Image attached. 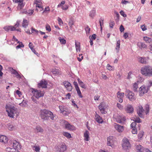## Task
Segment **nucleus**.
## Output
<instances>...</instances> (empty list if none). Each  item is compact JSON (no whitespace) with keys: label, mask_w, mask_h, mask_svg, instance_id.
I'll return each instance as SVG.
<instances>
[{"label":"nucleus","mask_w":152,"mask_h":152,"mask_svg":"<svg viewBox=\"0 0 152 152\" xmlns=\"http://www.w3.org/2000/svg\"><path fill=\"white\" fill-rule=\"evenodd\" d=\"M39 116L43 121L48 120L49 118L52 120H55L56 119V115H54L52 112L45 109L40 111Z\"/></svg>","instance_id":"nucleus-1"},{"label":"nucleus","mask_w":152,"mask_h":152,"mask_svg":"<svg viewBox=\"0 0 152 152\" xmlns=\"http://www.w3.org/2000/svg\"><path fill=\"white\" fill-rule=\"evenodd\" d=\"M6 111L8 113V115L11 118H13L14 116L17 117L18 115L17 108L13 106L6 105Z\"/></svg>","instance_id":"nucleus-2"},{"label":"nucleus","mask_w":152,"mask_h":152,"mask_svg":"<svg viewBox=\"0 0 152 152\" xmlns=\"http://www.w3.org/2000/svg\"><path fill=\"white\" fill-rule=\"evenodd\" d=\"M141 72L145 76H150L152 75V66H145L141 68Z\"/></svg>","instance_id":"nucleus-3"},{"label":"nucleus","mask_w":152,"mask_h":152,"mask_svg":"<svg viewBox=\"0 0 152 152\" xmlns=\"http://www.w3.org/2000/svg\"><path fill=\"white\" fill-rule=\"evenodd\" d=\"M122 147L123 150L126 152H129L131 148V144L128 139L124 138L123 140Z\"/></svg>","instance_id":"nucleus-4"},{"label":"nucleus","mask_w":152,"mask_h":152,"mask_svg":"<svg viewBox=\"0 0 152 152\" xmlns=\"http://www.w3.org/2000/svg\"><path fill=\"white\" fill-rule=\"evenodd\" d=\"M32 93L34 94V96L36 98L38 99L39 98L43 97L44 94V92L39 90L32 88Z\"/></svg>","instance_id":"nucleus-5"},{"label":"nucleus","mask_w":152,"mask_h":152,"mask_svg":"<svg viewBox=\"0 0 152 152\" xmlns=\"http://www.w3.org/2000/svg\"><path fill=\"white\" fill-rule=\"evenodd\" d=\"M150 86H142L139 89V95L140 96H143L144 94L148 92L149 90Z\"/></svg>","instance_id":"nucleus-6"},{"label":"nucleus","mask_w":152,"mask_h":152,"mask_svg":"<svg viewBox=\"0 0 152 152\" xmlns=\"http://www.w3.org/2000/svg\"><path fill=\"white\" fill-rule=\"evenodd\" d=\"M113 118L115 119L117 123L122 124H123L126 120L124 116H121L117 114H114L113 115Z\"/></svg>","instance_id":"nucleus-7"},{"label":"nucleus","mask_w":152,"mask_h":152,"mask_svg":"<svg viewBox=\"0 0 152 152\" xmlns=\"http://www.w3.org/2000/svg\"><path fill=\"white\" fill-rule=\"evenodd\" d=\"M55 148L57 152H63L66 150V147L64 143H61L59 145L56 146Z\"/></svg>","instance_id":"nucleus-8"},{"label":"nucleus","mask_w":152,"mask_h":152,"mask_svg":"<svg viewBox=\"0 0 152 152\" xmlns=\"http://www.w3.org/2000/svg\"><path fill=\"white\" fill-rule=\"evenodd\" d=\"M9 143L10 146L13 147V148H14L16 150L18 151V149L20 148V145L19 143L15 140L10 141L9 142Z\"/></svg>","instance_id":"nucleus-9"},{"label":"nucleus","mask_w":152,"mask_h":152,"mask_svg":"<svg viewBox=\"0 0 152 152\" xmlns=\"http://www.w3.org/2000/svg\"><path fill=\"white\" fill-rule=\"evenodd\" d=\"M125 95L131 101H133L135 100V97H134V94L132 91H130L129 90H126Z\"/></svg>","instance_id":"nucleus-10"},{"label":"nucleus","mask_w":152,"mask_h":152,"mask_svg":"<svg viewBox=\"0 0 152 152\" xmlns=\"http://www.w3.org/2000/svg\"><path fill=\"white\" fill-rule=\"evenodd\" d=\"M48 83L45 80H41L37 84V87L39 88H47Z\"/></svg>","instance_id":"nucleus-11"},{"label":"nucleus","mask_w":152,"mask_h":152,"mask_svg":"<svg viewBox=\"0 0 152 152\" xmlns=\"http://www.w3.org/2000/svg\"><path fill=\"white\" fill-rule=\"evenodd\" d=\"M14 2L18 3V9L20 10L24 6L25 4L23 3V0H12Z\"/></svg>","instance_id":"nucleus-12"},{"label":"nucleus","mask_w":152,"mask_h":152,"mask_svg":"<svg viewBox=\"0 0 152 152\" xmlns=\"http://www.w3.org/2000/svg\"><path fill=\"white\" fill-rule=\"evenodd\" d=\"M106 107L107 106L106 104L104 102H101L99 106V108L102 114L105 113V110Z\"/></svg>","instance_id":"nucleus-13"},{"label":"nucleus","mask_w":152,"mask_h":152,"mask_svg":"<svg viewBox=\"0 0 152 152\" xmlns=\"http://www.w3.org/2000/svg\"><path fill=\"white\" fill-rule=\"evenodd\" d=\"M125 110L128 113H132L134 111L133 107L130 104L126 105L125 107Z\"/></svg>","instance_id":"nucleus-14"},{"label":"nucleus","mask_w":152,"mask_h":152,"mask_svg":"<svg viewBox=\"0 0 152 152\" xmlns=\"http://www.w3.org/2000/svg\"><path fill=\"white\" fill-rule=\"evenodd\" d=\"M114 126L115 129L118 132H122L124 130V127L117 124L115 123Z\"/></svg>","instance_id":"nucleus-15"},{"label":"nucleus","mask_w":152,"mask_h":152,"mask_svg":"<svg viewBox=\"0 0 152 152\" xmlns=\"http://www.w3.org/2000/svg\"><path fill=\"white\" fill-rule=\"evenodd\" d=\"M63 83L65 87L68 91H71L72 90V87L70 83L67 81H65L63 82Z\"/></svg>","instance_id":"nucleus-16"},{"label":"nucleus","mask_w":152,"mask_h":152,"mask_svg":"<svg viewBox=\"0 0 152 152\" xmlns=\"http://www.w3.org/2000/svg\"><path fill=\"white\" fill-rule=\"evenodd\" d=\"M144 111V110L143 109L142 106H139L137 113L139 117L141 118H143L144 117V115L142 113Z\"/></svg>","instance_id":"nucleus-17"},{"label":"nucleus","mask_w":152,"mask_h":152,"mask_svg":"<svg viewBox=\"0 0 152 152\" xmlns=\"http://www.w3.org/2000/svg\"><path fill=\"white\" fill-rule=\"evenodd\" d=\"M8 139L7 137L4 135H0V142L5 144L7 143Z\"/></svg>","instance_id":"nucleus-18"},{"label":"nucleus","mask_w":152,"mask_h":152,"mask_svg":"<svg viewBox=\"0 0 152 152\" xmlns=\"http://www.w3.org/2000/svg\"><path fill=\"white\" fill-rule=\"evenodd\" d=\"M113 136H110L107 138V145L108 146H112L113 144Z\"/></svg>","instance_id":"nucleus-19"},{"label":"nucleus","mask_w":152,"mask_h":152,"mask_svg":"<svg viewBox=\"0 0 152 152\" xmlns=\"http://www.w3.org/2000/svg\"><path fill=\"white\" fill-rule=\"evenodd\" d=\"M96 113V114L95 115V117L96 121L99 123L102 124L103 122L102 117H100Z\"/></svg>","instance_id":"nucleus-20"},{"label":"nucleus","mask_w":152,"mask_h":152,"mask_svg":"<svg viewBox=\"0 0 152 152\" xmlns=\"http://www.w3.org/2000/svg\"><path fill=\"white\" fill-rule=\"evenodd\" d=\"M14 28L12 26H4V30L7 31H15Z\"/></svg>","instance_id":"nucleus-21"},{"label":"nucleus","mask_w":152,"mask_h":152,"mask_svg":"<svg viewBox=\"0 0 152 152\" xmlns=\"http://www.w3.org/2000/svg\"><path fill=\"white\" fill-rule=\"evenodd\" d=\"M65 127L69 130H75V127L73 125H71L68 122L66 124Z\"/></svg>","instance_id":"nucleus-22"},{"label":"nucleus","mask_w":152,"mask_h":152,"mask_svg":"<svg viewBox=\"0 0 152 152\" xmlns=\"http://www.w3.org/2000/svg\"><path fill=\"white\" fill-rule=\"evenodd\" d=\"M94 8H93V9L91 10L89 13V16L92 19L94 18V17L96 15V11L94 10Z\"/></svg>","instance_id":"nucleus-23"},{"label":"nucleus","mask_w":152,"mask_h":152,"mask_svg":"<svg viewBox=\"0 0 152 152\" xmlns=\"http://www.w3.org/2000/svg\"><path fill=\"white\" fill-rule=\"evenodd\" d=\"M6 151L7 152H20L18 151L13 148L10 147L7 148L6 149Z\"/></svg>","instance_id":"nucleus-24"},{"label":"nucleus","mask_w":152,"mask_h":152,"mask_svg":"<svg viewBox=\"0 0 152 152\" xmlns=\"http://www.w3.org/2000/svg\"><path fill=\"white\" fill-rule=\"evenodd\" d=\"M84 137H85V140L88 141L89 140V132L88 131L86 130L84 134Z\"/></svg>","instance_id":"nucleus-25"},{"label":"nucleus","mask_w":152,"mask_h":152,"mask_svg":"<svg viewBox=\"0 0 152 152\" xmlns=\"http://www.w3.org/2000/svg\"><path fill=\"white\" fill-rule=\"evenodd\" d=\"M136 148L137 152H143V148L141 145H137Z\"/></svg>","instance_id":"nucleus-26"},{"label":"nucleus","mask_w":152,"mask_h":152,"mask_svg":"<svg viewBox=\"0 0 152 152\" xmlns=\"http://www.w3.org/2000/svg\"><path fill=\"white\" fill-rule=\"evenodd\" d=\"M120 41L119 40H118L117 42L116 46L115 48V49L117 50L116 52L117 53H118L119 48H120Z\"/></svg>","instance_id":"nucleus-27"},{"label":"nucleus","mask_w":152,"mask_h":152,"mask_svg":"<svg viewBox=\"0 0 152 152\" xmlns=\"http://www.w3.org/2000/svg\"><path fill=\"white\" fill-rule=\"evenodd\" d=\"M74 18L72 17L70 18L69 19V25L71 28H72V26L74 25Z\"/></svg>","instance_id":"nucleus-28"},{"label":"nucleus","mask_w":152,"mask_h":152,"mask_svg":"<svg viewBox=\"0 0 152 152\" xmlns=\"http://www.w3.org/2000/svg\"><path fill=\"white\" fill-rule=\"evenodd\" d=\"M36 130L37 132L42 133L43 131V129L41 126H36Z\"/></svg>","instance_id":"nucleus-29"},{"label":"nucleus","mask_w":152,"mask_h":152,"mask_svg":"<svg viewBox=\"0 0 152 152\" xmlns=\"http://www.w3.org/2000/svg\"><path fill=\"white\" fill-rule=\"evenodd\" d=\"M137 45L140 48H145L146 47V46L145 44L143 42H139L137 43Z\"/></svg>","instance_id":"nucleus-30"},{"label":"nucleus","mask_w":152,"mask_h":152,"mask_svg":"<svg viewBox=\"0 0 152 152\" xmlns=\"http://www.w3.org/2000/svg\"><path fill=\"white\" fill-rule=\"evenodd\" d=\"M145 112L146 115H148L149 111V106L148 104H146L145 106Z\"/></svg>","instance_id":"nucleus-31"},{"label":"nucleus","mask_w":152,"mask_h":152,"mask_svg":"<svg viewBox=\"0 0 152 152\" xmlns=\"http://www.w3.org/2000/svg\"><path fill=\"white\" fill-rule=\"evenodd\" d=\"M18 43H19V45L16 47V48L18 49L21 48H23L24 47V45L23 44L22 42L20 41L18 42Z\"/></svg>","instance_id":"nucleus-32"},{"label":"nucleus","mask_w":152,"mask_h":152,"mask_svg":"<svg viewBox=\"0 0 152 152\" xmlns=\"http://www.w3.org/2000/svg\"><path fill=\"white\" fill-rule=\"evenodd\" d=\"M80 43L78 42H77L76 41H75V46L76 49V51L77 52L78 50H79V51L80 50V46L79 45Z\"/></svg>","instance_id":"nucleus-33"},{"label":"nucleus","mask_w":152,"mask_h":152,"mask_svg":"<svg viewBox=\"0 0 152 152\" xmlns=\"http://www.w3.org/2000/svg\"><path fill=\"white\" fill-rule=\"evenodd\" d=\"M28 25V22L27 20L25 19H23L22 23V26L24 28H26V27Z\"/></svg>","instance_id":"nucleus-34"},{"label":"nucleus","mask_w":152,"mask_h":152,"mask_svg":"<svg viewBox=\"0 0 152 152\" xmlns=\"http://www.w3.org/2000/svg\"><path fill=\"white\" fill-rule=\"evenodd\" d=\"M51 72L53 74L55 75H58L59 74V72L58 69H52Z\"/></svg>","instance_id":"nucleus-35"},{"label":"nucleus","mask_w":152,"mask_h":152,"mask_svg":"<svg viewBox=\"0 0 152 152\" xmlns=\"http://www.w3.org/2000/svg\"><path fill=\"white\" fill-rule=\"evenodd\" d=\"M59 108L61 113L63 112H66V110L64 107L60 105L59 106Z\"/></svg>","instance_id":"nucleus-36"},{"label":"nucleus","mask_w":152,"mask_h":152,"mask_svg":"<svg viewBox=\"0 0 152 152\" xmlns=\"http://www.w3.org/2000/svg\"><path fill=\"white\" fill-rule=\"evenodd\" d=\"M61 43V44H65L66 43V40L63 38L60 37L58 38Z\"/></svg>","instance_id":"nucleus-37"},{"label":"nucleus","mask_w":152,"mask_h":152,"mask_svg":"<svg viewBox=\"0 0 152 152\" xmlns=\"http://www.w3.org/2000/svg\"><path fill=\"white\" fill-rule=\"evenodd\" d=\"M8 125V129L10 130H13L16 129V126H13L12 125L9 124V125Z\"/></svg>","instance_id":"nucleus-38"},{"label":"nucleus","mask_w":152,"mask_h":152,"mask_svg":"<svg viewBox=\"0 0 152 152\" xmlns=\"http://www.w3.org/2000/svg\"><path fill=\"white\" fill-rule=\"evenodd\" d=\"M139 60L140 62L142 64H145L146 62L145 58L142 57H140L139 58Z\"/></svg>","instance_id":"nucleus-39"},{"label":"nucleus","mask_w":152,"mask_h":152,"mask_svg":"<svg viewBox=\"0 0 152 152\" xmlns=\"http://www.w3.org/2000/svg\"><path fill=\"white\" fill-rule=\"evenodd\" d=\"M63 135L68 138L71 137V134L67 132H64L63 133Z\"/></svg>","instance_id":"nucleus-40"},{"label":"nucleus","mask_w":152,"mask_h":152,"mask_svg":"<svg viewBox=\"0 0 152 152\" xmlns=\"http://www.w3.org/2000/svg\"><path fill=\"white\" fill-rule=\"evenodd\" d=\"M76 91H77V93L78 94V95L79 97L80 98H82L83 96L81 95V93L80 91V89L79 88H77L76 89Z\"/></svg>","instance_id":"nucleus-41"},{"label":"nucleus","mask_w":152,"mask_h":152,"mask_svg":"<svg viewBox=\"0 0 152 152\" xmlns=\"http://www.w3.org/2000/svg\"><path fill=\"white\" fill-rule=\"evenodd\" d=\"M137 124L135 122H133L131 124V127L132 129H135L136 128V125Z\"/></svg>","instance_id":"nucleus-42"},{"label":"nucleus","mask_w":152,"mask_h":152,"mask_svg":"<svg viewBox=\"0 0 152 152\" xmlns=\"http://www.w3.org/2000/svg\"><path fill=\"white\" fill-rule=\"evenodd\" d=\"M34 12V10H29L27 11V15H31Z\"/></svg>","instance_id":"nucleus-43"},{"label":"nucleus","mask_w":152,"mask_h":152,"mask_svg":"<svg viewBox=\"0 0 152 152\" xmlns=\"http://www.w3.org/2000/svg\"><path fill=\"white\" fill-rule=\"evenodd\" d=\"M114 13L116 17V19H115V20L116 21H117L119 20V15L118 12L115 11L114 12Z\"/></svg>","instance_id":"nucleus-44"},{"label":"nucleus","mask_w":152,"mask_h":152,"mask_svg":"<svg viewBox=\"0 0 152 152\" xmlns=\"http://www.w3.org/2000/svg\"><path fill=\"white\" fill-rule=\"evenodd\" d=\"M20 21L18 20L16 22V24L14 26H13V27L14 28V29H15V30H16V28L19 26L20 24Z\"/></svg>","instance_id":"nucleus-45"},{"label":"nucleus","mask_w":152,"mask_h":152,"mask_svg":"<svg viewBox=\"0 0 152 152\" xmlns=\"http://www.w3.org/2000/svg\"><path fill=\"white\" fill-rule=\"evenodd\" d=\"M85 29L87 34L89 33L91 29L87 25Z\"/></svg>","instance_id":"nucleus-46"},{"label":"nucleus","mask_w":152,"mask_h":152,"mask_svg":"<svg viewBox=\"0 0 152 152\" xmlns=\"http://www.w3.org/2000/svg\"><path fill=\"white\" fill-rule=\"evenodd\" d=\"M107 69L109 70H112L114 69L113 67H112L109 64H107Z\"/></svg>","instance_id":"nucleus-47"},{"label":"nucleus","mask_w":152,"mask_h":152,"mask_svg":"<svg viewBox=\"0 0 152 152\" xmlns=\"http://www.w3.org/2000/svg\"><path fill=\"white\" fill-rule=\"evenodd\" d=\"M138 86L136 83H135L134 85V91H137Z\"/></svg>","instance_id":"nucleus-48"},{"label":"nucleus","mask_w":152,"mask_h":152,"mask_svg":"<svg viewBox=\"0 0 152 152\" xmlns=\"http://www.w3.org/2000/svg\"><path fill=\"white\" fill-rule=\"evenodd\" d=\"M45 28L46 30L50 32L51 30L50 26L48 24H47L46 25Z\"/></svg>","instance_id":"nucleus-49"},{"label":"nucleus","mask_w":152,"mask_h":152,"mask_svg":"<svg viewBox=\"0 0 152 152\" xmlns=\"http://www.w3.org/2000/svg\"><path fill=\"white\" fill-rule=\"evenodd\" d=\"M134 122H135L136 123H140L141 122V120L139 117H136L135 118Z\"/></svg>","instance_id":"nucleus-50"},{"label":"nucleus","mask_w":152,"mask_h":152,"mask_svg":"<svg viewBox=\"0 0 152 152\" xmlns=\"http://www.w3.org/2000/svg\"><path fill=\"white\" fill-rule=\"evenodd\" d=\"M110 28H113V26L115 25V23L113 21H112L111 20L110 21Z\"/></svg>","instance_id":"nucleus-51"},{"label":"nucleus","mask_w":152,"mask_h":152,"mask_svg":"<svg viewBox=\"0 0 152 152\" xmlns=\"http://www.w3.org/2000/svg\"><path fill=\"white\" fill-rule=\"evenodd\" d=\"M31 33H33L34 32H35L36 34H38V32H39L37 30L35 29L34 28H33V27L31 28Z\"/></svg>","instance_id":"nucleus-52"},{"label":"nucleus","mask_w":152,"mask_h":152,"mask_svg":"<svg viewBox=\"0 0 152 152\" xmlns=\"http://www.w3.org/2000/svg\"><path fill=\"white\" fill-rule=\"evenodd\" d=\"M58 23L59 25L61 26L63 25V22L61 18L59 17H58Z\"/></svg>","instance_id":"nucleus-53"},{"label":"nucleus","mask_w":152,"mask_h":152,"mask_svg":"<svg viewBox=\"0 0 152 152\" xmlns=\"http://www.w3.org/2000/svg\"><path fill=\"white\" fill-rule=\"evenodd\" d=\"M60 123L61 124H65V126H66V124H67L68 123V122L64 120L63 119H61L60 120Z\"/></svg>","instance_id":"nucleus-54"},{"label":"nucleus","mask_w":152,"mask_h":152,"mask_svg":"<svg viewBox=\"0 0 152 152\" xmlns=\"http://www.w3.org/2000/svg\"><path fill=\"white\" fill-rule=\"evenodd\" d=\"M33 148H35L34 150L36 152H38L40 150V148L39 147L37 146H34Z\"/></svg>","instance_id":"nucleus-55"},{"label":"nucleus","mask_w":152,"mask_h":152,"mask_svg":"<svg viewBox=\"0 0 152 152\" xmlns=\"http://www.w3.org/2000/svg\"><path fill=\"white\" fill-rule=\"evenodd\" d=\"M120 14L124 18L126 17V15L124 13V12L123 11H121L120 12Z\"/></svg>","instance_id":"nucleus-56"},{"label":"nucleus","mask_w":152,"mask_h":152,"mask_svg":"<svg viewBox=\"0 0 152 152\" xmlns=\"http://www.w3.org/2000/svg\"><path fill=\"white\" fill-rule=\"evenodd\" d=\"M34 96H32L31 98V99L34 102H35L37 104H38L39 103V102L38 101H37L36 100V99L34 98Z\"/></svg>","instance_id":"nucleus-57"},{"label":"nucleus","mask_w":152,"mask_h":152,"mask_svg":"<svg viewBox=\"0 0 152 152\" xmlns=\"http://www.w3.org/2000/svg\"><path fill=\"white\" fill-rule=\"evenodd\" d=\"M132 132L133 134H136L137 132V130L136 128L132 129Z\"/></svg>","instance_id":"nucleus-58"},{"label":"nucleus","mask_w":152,"mask_h":152,"mask_svg":"<svg viewBox=\"0 0 152 152\" xmlns=\"http://www.w3.org/2000/svg\"><path fill=\"white\" fill-rule=\"evenodd\" d=\"M80 86L81 87L83 88H84V89H86V85H85L83 82L82 83L79 84Z\"/></svg>","instance_id":"nucleus-59"},{"label":"nucleus","mask_w":152,"mask_h":152,"mask_svg":"<svg viewBox=\"0 0 152 152\" xmlns=\"http://www.w3.org/2000/svg\"><path fill=\"white\" fill-rule=\"evenodd\" d=\"M141 28L143 31H145L147 29V28L146 27L145 25H143L141 26Z\"/></svg>","instance_id":"nucleus-60"},{"label":"nucleus","mask_w":152,"mask_h":152,"mask_svg":"<svg viewBox=\"0 0 152 152\" xmlns=\"http://www.w3.org/2000/svg\"><path fill=\"white\" fill-rule=\"evenodd\" d=\"M117 107L120 109L121 110L123 109V106L120 104L117 103Z\"/></svg>","instance_id":"nucleus-61"},{"label":"nucleus","mask_w":152,"mask_h":152,"mask_svg":"<svg viewBox=\"0 0 152 152\" xmlns=\"http://www.w3.org/2000/svg\"><path fill=\"white\" fill-rule=\"evenodd\" d=\"M73 84L75 86V87L76 89L79 88L77 82L74 81L73 83Z\"/></svg>","instance_id":"nucleus-62"},{"label":"nucleus","mask_w":152,"mask_h":152,"mask_svg":"<svg viewBox=\"0 0 152 152\" xmlns=\"http://www.w3.org/2000/svg\"><path fill=\"white\" fill-rule=\"evenodd\" d=\"M96 35L95 34H93L91 37H90V39L91 40L95 39H96Z\"/></svg>","instance_id":"nucleus-63"},{"label":"nucleus","mask_w":152,"mask_h":152,"mask_svg":"<svg viewBox=\"0 0 152 152\" xmlns=\"http://www.w3.org/2000/svg\"><path fill=\"white\" fill-rule=\"evenodd\" d=\"M120 31L122 32L124 30V28L122 25H121L120 27Z\"/></svg>","instance_id":"nucleus-64"}]
</instances>
